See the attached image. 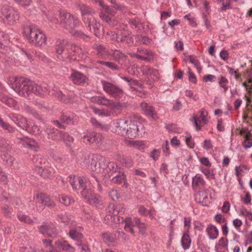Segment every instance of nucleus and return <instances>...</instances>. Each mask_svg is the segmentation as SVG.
Segmentation results:
<instances>
[{"instance_id":"obj_62","label":"nucleus","mask_w":252,"mask_h":252,"mask_svg":"<svg viewBox=\"0 0 252 252\" xmlns=\"http://www.w3.org/2000/svg\"><path fill=\"white\" fill-rule=\"evenodd\" d=\"M9 146V142L2 137L0 136V148H7Z\"/></svg>"},{"instance_id":"obj_11","label":"nucleus","mask_w":252,"mask_h":252,"mask_svg":"<svg viewBox=\"0 0 252 252\" xmlns=\"http://www.w3.org/2000/svg\"><path fill=\"white\" fill-rule=\"evenodd\" d=\"M8 117L18 126L26 131L27 130L30 122H28L25 117L16 114H10Z\"/></svg>"},{"instance_id":"obj_14","label":"nucleus","mask_w":252,"mask_h":252,"mask_svg":"<svg viewBox=\"0 0 252 252\" xmlns=\"http://www.w3.org/2000/svg\"><path fill=\"white\" fill-rule=\"evenodd\" d=\"M66 50L67 51V59L69 60L72 61H79L80 60L79 56H77V55L82 52L81 49L78 46L69 43L68 46H66Z\"/></svg>"},{"instance_id":"obj_23","label":"nucleus","mask_w":252,"mask_h":252,"mask_svg":"<svg viewBox=\"0 0 252 252\" xmlns=\"http://www.w3.org/2000/svg\"><path fill=\"white\" fill-rule=\"evenodd\" d=\"M19 15L18 12L14 8L11 9L10 14H8L3 22L8 25H13L19 20Z\"/></svg>"},{"instance_id":"obj_2","label":"nucleus","mask_w":252,"mask_h":252,"mask_svg":"<svg viewBox=\"0 0 252 252\" xmlns=\"http://www.w3.org/2000/svg\"><path fill=\"white\" fill-rule=\"evenodd\" d=\"M102 159L103 161L98 163L99 167H98L97 155L89 154V160L85 167L93 172L96 171L98 168L102 169V184L106 187H109L110 185V175L109 174L110 168L109 167L110 162L104 158H102Z\"/></svg>"},{"instance_id":"obj_15","label":"nucleus","mask_w":252,"mask_h":252,"mask_svg":"<svg viewBox=\"0 0 252 252\" xmlns=\"http://www.w3.org/2000/svg\"><path fill=\"white\" fill-rule=\"evenodd\" d=\"M102 137L100 133L92 132L85 135L82 138L83 142L86 143H99L102 140Z\"/></svg>"},{"instance_id":"obj_18","label":"nucleus","mask_w":252,"mask_h":252,"mask_svg":"<svg viewBox=\"0 0 252 252\" xmlns=\"http://www.w3.org/2000/svg\"><path fill=\"white\" fill-rule=\"evenodd\" d=\"M142 70L143 74L147 76L149 79L152 80L154 81L158 80L159 73L157 69L146 65L143 67Z\"/></svg>"},{"instance_id":"obj_43","label":"nucleus","mask_w":252,"mask_h":252,"mask_svg":"<svg viewBox=\"0 0 252 252\" xmlns=\"http://www.w3.org/2000/svg\"><path fill=\"white\" fill-rule=\"evenodd\" d=\"M198 195L200 197H202V199H201V203L203 206H207V204L210 202L209 201L208 197V193L207 191H199Z\"/></svg>"},{"instance_id":"obj_22","label":"nucleus","mask_w":252,"mask_h":252,"mask_svg":"<svg viewBox=\"0 0 252 252\" xmlns=\"http://www.w3.org/2000/svg\"><path fill=\"white\" fill-rule=\"evenodd\" d=\"M127 103L120 101H113L111 100V113L117 115L121 111L127 107Z\"/></svg>"},{"instance_id":"obj_46","label":"nucleus","mask_w":252,"mask_h":252,"mask_svg":"<svg viewBox=\"0 0 252 252\" xmlns=\"http://www.w3.org/2000/svg\"><path fill=\"white\" fill-rule=\"evenodd\" d=\"M33 162L35 163L36 167H37V169H38V168L40 166H44L45 165H47V164H49L48 162H45V160L43 159L42 158L40 157H37L36 158H34L33 159Z\"/></svg>"},{"instance_id":"obj_19","label":"nucleus","mask_w":252,"mask_h":252,"mask_svg":"<svg viewBox=\"0 0 252 252\" xmlns=\"http://www.w3.org/2000/svg\"><path fill=\"white\" fill-rule=\"evenodd\" d=\"M37 172L44 178H52L55 173V170L53 167L49 166V164L44 166H40L37 169Z\"/></svg>"},{"instance_id":"obj_26","label":"nucleus","mask_w":252,"mask_h":252,"mask_svg":"<svg viewBox=\"0 0 252 252\" xmlns=\"http://www.w3.org/2000/svg\"><path fill=\"white\" fill-rule=\"evenodd\" d=\"M141 107L146 115L153 118H155V110L152 106L147 102H143L141 103Z\"/></svg>"},{"instance_id":"obj_20","label":"nucleus","mask_w":252,"mask_h":252,"mask_svg":"<svg viewBox=\"0 0 252 252\" xmlns=\"http://www.w3.org/2000/svg\"><path fill=\"white\" fill-rule=\"evenodd\" d=\"M120 168H118L117 165H116V168L114 166L111 168V172H112L111 173V176L114 175L112 181L113 183L118 184H121L126 178V176L124 175L123 172H121L120 171L117 172V170H120Z\"/></svg>"},{"instance_id":"obj_53","label":"nucleus","mask_w":252,"mask_h":252,"mask_svg":"<svg viewBox=\"0 0 252 252\" xmlns=\"http://www.w3.org/2000/svg\"><path fill=\"white\" fill-rule=\"evenodd\" d=\"M90 182L93 184L94 187L97 188L100 191H102V186L100 185L97 178L95 176H92V178L90 180Z\"/></svg>"},{"instance_id":"obj_63","label":"nucleus","mask_w":252,"mask_h":252,"mask_svg":"<svg viewBox=\"0 0 252 252\" xmlns=\"http://www.w3.org/2000/svg\"><path fill=\"white\" fill-rule=\"evenodd\" d=\"M56 96L58 97L60 100L62 101L63 102L65 103H68V100L67 99H63V97H65L66 95L62 93V92L60 91H58L57 92Z\"/></svg>"},{"instance_id":"obj_34","label":"nucleus","mask_w":252,"mask_h":252,"mask_svg":"<svg viewBox=\"0 0 252 252\" xmlns=\"http://www.w3.org/2000/svg\"><path fill=\"white\" fill-rule=\"evenodd\" d=\"M205 185V182L200 174H197L192 178V186L193 188L194 189L195 187L199 186L203 187Z\"/></svg>"},{"instance_id":"obj_30","label":"nucleus","mask_w":252,"mask_h":252,"mask_svg":"<svg viewBox=\"0 0 252 252\" xmlns=\"http://www.w3.org/2000/svg\"><path fill=\"white\" fill-rule=\"evenodd\" d=\"M69 236L73 240L77 241V243L83 242L84 237L82 234L76 230L75 229H71L69 231Z\"/></svg>"},{"instance_id":"obj_31","label":"nucleus","mask_w":252,"mask_h":252,"mask_svg":"<svg viewBox=\"0 0 252 252\" xmlns=\"http://www.w3.org/2000/svg\"><path fill=\"white\" fill-rule=\"evenodd\" d=\"M36 197L39 200V202L42 204V207H39L37 208V211L41 212L44 209L43 206L45 207L46 206L47 199H49L50 197L45 193H39L36 194Z\"/></svg>"},{"instance_id":"obj_1","label":"nucleus","mask_w":252,"mask_h":252,"mask_svg":"<svg viewBox=\"0 0 252 252\" xmlns=\"http://www.w3.org/2000/svg\"><path fill=\"white\" fill-rule=\"evenodd\" d=\"M8 84L19 95L25 97L29 96L31 93L37 95L43 94L48 90L47 84L38 85L29 79L22 77L10 78Z\"/></svg>"},{"instance_id":"obj_58","label":"nucleus","mask_w":252,"mask_h":252,"mask_svg":"<svg viewBox=\"0 0 252 252\" xmlns=\"http://www.w3.org/2000/svg\"><path fill=\"white\" fill-rule=\"evenodd\" d=\"M73 120L70 117L64 115H62L60 116V121L63 123V124L68 125Z\"/></svg>"},{"instance_id":"obj_60","label":"nucleus","mask_w":252,"mask_h":252,"mask_svg":"<svg viewBox=\"0 0 252 252\" xmlns=\"http://www.w3.org/2000/svg\"><path fill=\"white\" fill-rule=\"evenodd\" d=\"M215 220L219 224L226 222V220L220 214H218L215 216Z\"/></svg>"},{"instance_id":"obj_38","label":"nucleus","mask_w":252,"mask_h":252,"mask_svg":"<svg viewBox=\"0 0 252 252\" xmlns=\"http://www.w3.org/2000/svg\"><path fill=\"white\" fill-rule=\"evenodd\" d=\"M60 140H63L65 143L66 146L70 147L69 144L73 143L74 138L72 136H70L67 132L62 131Z\"/></svg>"},{"instance_id":"obj_51","label":"nucleus","mask_w":252,"mask_h":252,"mask_svg":"<svg viewBox=\"0 0 252 252\" xmlns=\"http://www.w3.org/2000/svg\"><path fill=\"white\" fill-rule=\"evenodd\" d=\"M111 16L114 15L116 14V12L113 11V8H115L116 10H123L124 7L122 5L118 4L115 1L111 0Z\"/></svg>"},{"instance_id":"obj_5","label":"nucleus","mask_w":252,"mask_h":252,"mask_svg":"<svg viewBox=\"0 0 252 252\" xmlns=\"http://www.w3.org/2000/svg\"><path fill=\"white\" fill-rule=\"evenodd\" d=\"M111 25L114 26L113 31H111V40H114L117 42L126 41L127 43L131 42V37H129V34L125 30L126 26L124 24L120 25L118 27H115L118 22L117 21H112Z\"/></svg>"},{"instance_id":"obj_42","label":"nucleus","mask_w":252,"mask_h":252,"mask_svg":"<svg viewBox=\"0 0 252 252\" xmlns=\"http://www.w3.org/2000/svg\"><path fill=\"white\" fill-rule=\"evenodd\" d=\"M0 126L5 130H6L8 132H13L15 130V128L11 126L8 123H5L0 117Z\"/></svg>"},{"instance_id":"obj_41","label":"nucleus","mask_w":252,"mask_h":252,"mask_svg":"<svg viewBox=\"0 0 252 252\" xmlns=\"http://www.w3.org/2000/svg\"><path fill=\"white\" fill-rule=\"evenodd\" d=\"M59 201L65 205V206H69L72 203L74 202V200L70 198L68 196L64 195H60L59 196Z\"/></svg>"},{"instance_id":"obj_17","label":"nucleus","mask_w":252,"mask_h":252,"mask_svg":"<svg viewBox=\"0 0 252 252\" xmlns=\"http://www.w3.org/2000/svg\"><path fill=\"white\" fill-rule=\"evenodd\" d=\"M45 133L49 140L58 141L61 140L62 131L59 130L55 127H47L45 129Z\"/></svg>"},{"instance_id":"obj_24","label":"nucleus","mask_w":252,"mask_h":252,"mask_svg":"<svg viewBox=\"0 0 252 252\" xmlns=\"http://www.w3.org/2000/svg\"><path fill=\"white\" fill-rule=\"evenodd\" d=\"M113 214L114 215V218L112 219V217L111 216V221H114L116 223H121L125 222V220L122 217H121L118 215L119 213H123L122 210H120V206H113Z\"/></svg>"},{"instance_id":"obj_37","label":"nucleus","mask_w":252,"mask_h":252,"mask_svg":"<svg viewBox=\"0 0 252 252\" xmlns=\"http://www.w3.org/2000/svg\"><path fill=\"white\" fill-rule=\"evenodd\" d=\"M94 102L98 104L109 107L110 104V101L109 99H107L104 96H96L93 98Z\"/></svg>"},{"instance_id":"obj_28","label":"nucleus","mask_w":252,"mask_h":252,"mask_svg":"<svg viewBox=\"0 0 252 252\" xmlns=\"http://www.w3.org/2000/svg\"><path fill=\"white\" fill-rule=\"evenodd\" d=\"M89 160V155L85 152H81L77 154L76 161L82 166L86 167Z\"/></svg>"},{"instance_id":"obj_50","label":"nucleus","mask_w":252,"mask_h":252,"mask_svg":"<svg viewBox=\"0 0 252 252\" xmlns=\"http://www.w3.org/2000/svg\"><path fill=\"white\" fill-rule=\"evenodd\" d=\"M123 166L126 167H130L133 164V161L130 158H123L121 159L120 162Z\"/></svg>"},{"instance_id":"obj_55","label":"nucleus","mask_w":252,"mask_h":252,"mask_svg":"<svg viewBox=\"0 0 252 252\" xmlns=\"http://www.w3.org/2000/svg\"><path fill=\"white\" fill-rule=\"evenodd\" d=\"M76 245L80 247L82 252H90L91 250L87 245L85 244L84 241L80 243H77Z\"/></svg>"},{"instance_id":"obj_16","label":"nucleus","mask_w":252,"mask_h":252,"mask_svg":"<svg viewBox=\"0 0 252 252\" xmlns=\"http://www.w3.org/2000/svg\"><path fill=\"white\" fill-rule=\"evenodd\" d=\"M102 137L100 133L92 132L85 135L82 138L83 142L86 143H99L102 140Z\"/></svg>"},{"instance_id":"obj_39","label":"nucleus","mask_w":252,"mask_h":252,"mask_svg":"<svg viewBox=\"0 0 252 252\" xmlns=\"http://www.w3.org/2000/svg\"><path fill=\"white\" fill-rule=\"evenodd\" d=\"M1 158L5 162V164L8 166H12L13 165L14 158L6 152H4L1 155Z\"/></svg>"},{"instance_id":"obj_7","label":"nucleus","mask_w":252,"mask_h":252,"mask_svg":"<svg viewBox=\"0 0 252 252\" xmlns=\"http://www.w3.org/2000/svg\"><path fill=\"white\" fill-rule=\"evenodd\" d=\"M79 8L82 16V21L84 23L88 22L89 21L94 18L95 11L91 7L81 3L79 4Z\"/></svg>"},{"instance_id":"obj_47","label":"nucleus","mask_w":252,"mask_h":252,"mask_svg":"<svg viewBox=\"0 0 252 252\" xmlns=\"http://www.w3.org/2000/svg\"><path fill=\"white\" fill-rule=\"evenodd\" d=\"M17 216L18 219L21 221L28 224H31L33 222V220L28 216L22 214H18Z\"/></svg>"},{"instance_id":"obj_49","label":"nucleus","mask_w":252,"mask_h":252,"mask_svg":"<svg viewBox=\"0 0 252 252\" xmlns=\"http://www.w3.org/2000/svg\"><path fill=\"white\" fill-rule=\"evenodd\" d=\"M122 53L119 50H115L114 51L113 54H111V60L115 61L116 62L120 63Z\"/></svg>"},{"instance_id":"obj_44","label":"nucleus","mask_w":252,"mask_h":252,"mask_svg":"<svg viewBox=\"0 0 252 252\" xmlns=\"http://www.w3.org/2000/svg\"><path fill=\"white\" fill-rule=\"evenodd\" d=\"M99 195L93 192L92 196L89 197L87 201L89 202L90 204L96 205L99 202Z\"/></svg>"},{"instance_id":"obj_21","label":"nucleus","mask_w":252,"mask_h":252,"mask_svg":"<svg viewBox=\"0 0 252 252\" xmlns=\"http://www.w3.org/2000/svg\"><path fill=\"white\" fill-rule=\"evenodd\" d=\"M20 140V143L26 148H28L32 150H35L37 143L33 139L29 138L27 137H23L18 138Z\"/></svg>"},{"instance_id":"obj_25","label":"nucleus","mask_w":252,"mask_h":252,"mask_svg":"<svg viewBox=\"0 0 252 252\" xmlns=\"http://www.w3.org/2000/svg\"><path fill=\"white\" fill-rule=\"evenodd\" d=\"M124 94V93L122 88L111 83V97L120 99Z\"/></svg>"},{"instance_id":"obj_57","label":"nucleus","mask_w":252,"mask_h":252,"mask_svg":"<svg viewBox=\"0 0 252 252\" xmlns=\"http://www.w3.org/2000/svg\"><path fill=\"white\" fill-rule=\"evenodd\" d=\"M59 220L63 222H67L69 220L70 218L68 215L65 212L62 213L58 215Z\"/></svg>"},{"instance_id":"obj_4","label":"nucleus","mask_w":252,"mask_h":252,"mask_svg":"<svg viewBox=\"0 0 252 252\" xmlns=\"http://www.w3.org/2000/svg\"><path fill=\"white\" fill-rule=\"evenodd\" d=\"M59 19L50 18L49 19L54 23H59L62 27L68 31H71L79 25L78 19L66 11H59Z\"/></svg>"},{"instance_id":"obj_61","label":"nucleus","mask_w":252,"mask_h":252,"mask_svg":"<svg viewBox=\"0 0 252 252\" xmlns=\"http://www.w3.org/2000/svg\"><path fill=\"white\" fill-rule=\"evenodd\" d=\"M91 123L92 124V125L94 126H95L96 127H100L102 129H106L107 130V128L104 126H102L101 124L99 123L96 120V119L94 118H92L91 119Z\"/></svg>"},{"instance_id":"obj_32","label":"nucleus","mask_w":252,"mask_h":252,"mask_svg":"<svg viewBox=\"0 0 252 252\" xmlns=\"http://www.w3.org/2000/svg\"><path fill=\"white\" fill-rule=\"evenodd\" d=\"M125 230L126 232H129L131 234L134 235L135 231L133 228L134 226H135L134 223V220H132L130 218H126L125 220Z\"/></svg>"},{"instance_id":"obj_29","label":"nucleus","mask_w":252,"mask_h":252,"mask_svg":"<svg viewBox=\"0 0 252 252\" xmlns=\"http://www.w3.org/2000/svg\"><path fill=\"white\" fill-rule=\"evenodd\" d=\"M26 131L35 135H39L42 131L41 127L36 125L34 123H30Z\"/></svg>"},{"instance_id":"obj_33","label":"nucleus","mask_w":252,"mask_h":252,"mask_svg":"<svg viewBox=\"0 0 252 252\" xmlns=\"http://www.w3.org/2000/svg\"><path fill=\"white\" fill-rule=\"evenodd\" d=\"M191 244V239L188 232L184 233L181 239V245L185 250L189 249Z\"/></svg>"},{"instance_id":"obj_35","label":"nucleus","mask_w":252,"mask_h":252,"mask_svg":"<svg viewBox=\"0 0 252 252\" xmlns=\"http://www.w3.org/2000/svg\"><path fill=\"white\" fill-rule=\"evenodd\" d=\"M57 247L59 250H62L63 251H68L71 250L72 252L75 251V249L71 246L70 244L68 243L67 242L63 241H59L56 243Z\"/></svg>"},{"instance_id":"obj_59","label":"nucleus","mask_w":252,"mask_h":252,"mask_svg":"<svg viewBox=\"0 0 252 252\" xmlns=\"http://www.w3.org/2000/svg\"><path fill=\"white\" fill-rule=\"evenodd\" d=\"M162 149L163 152L166 156L169 155V145L167 140H166L162 145Z\"/></svg>"},{"instance_id":"obj_64","label":"nucleus","mask_w":252,"mask_h":252,"mask_svg":"<svg viewBox=\"0 0 252 252\" xmlns=\"http://www.w3.org/2000/svg\"><path fill=\"white\" fill-rule=\"evenodd\" d=\"M131 143L133 147L139 150H143L144 148V145L142 141H131Z\"/></svg>"},{"instance_id":"obj_52","label":"nucleus","mask_w":252,"mask_h":252,"mask_svg":"<svg viewBox=\"0 0 252 252\" xmlns=\"http://www.w3.org/2000/svg\"><path fill=\"white\" fill-rule=\"evenodd\" d=\"M70 33H72V34L76 37L77 38H83L84 39H85L86 38H88V36L85 34L84 33L81 32V31H74L73 29L71 31H69Z\"/></svg>"},{"instance_id":"obj_13","label":"nucleus","mask_w":252,"mask_h":252,"mask_svg":"<svg viewBox=\"0 0 252 252\" xmlns=\"http://www.w3.org/2000/svg\"><path fill=\"white\" fill-rule=\"evenodd\" d=\"M139 126L137 121H130L128 127L126 128L125 136L130 139L136 138L139 135Z\"/></svg>"},{"instance_id":"obj_9","label":"nucleus","mask_w":252,"mask_h":252,"mask_svg":"<svg viewBox=\"0 0 252 252\" xmlns=\"http://www.w3.org/2000/svg\"><path fill=\"white\" fill-rule=\"evenodd\" d=\"M71 71L69 78L74 84L83 85L87 83L88 78L85 74L75 69H72Z\"/></svg>"},{"instance_id":"obj_45","label":"nucleus","mask_w":252,"mask_h":252,"mask_svg":"<svg viewBox=\"0 0 252 252\" xmlns=\"http://www.w3.org/2000/svg\"><path fill=\"white\" fill-rule=\"evenodd\" d=\"M135 39L141 41L143 44L145 45H149L152 42V39L147 36H142L140 34L135 35Z\"/></svg>"},{"instance_id":"obj_54","label":"nucleus","mask_w":252,"mask_h":252,"mask_svg":"<svg viewBox=\"0 0 252 252\" xmlns=\"http://www.w3.org/2000/svg\"><path fill=\"white\" fill-rule=\"evenodd\" d=\"M93 191L89 189H86V188H83V190L81 192V194L83 198L86 200L92 196Z\"/></svg>"},{"instance_id":"obj_27","label":"nucleus","mask_w":252,"mask_h":252,"mask_svg":"<svg viewBox=\"0 0 252 252\" xmlns=\"http://www.w3.org/2000/svg\"><path fill=\"white\" fill-rule=\"evenodd\" d=\"M206 232L209 237V238L212 240L217 239L219 235V230L216 226L209 224L206 229Z\"/></svg>"},{"instance_id":"obj_12","label":"nucleus","mask_w":252,"mask_h":252,"mask_svg":"<svg viewBox=\"0 0 252 252\" xmlns=\"http://www.w3.org/2000/svg\"><path fill=\"white\" fill-rule=\"evenodd\" d=\"M40 233L45 236L55 238L57 236V231L55 226L52 224H44L38 227Z\"/></svg>"},{"instance_id":"obj_8","label":"nucleus","mask_w":252,"mask_h":252,"mask_svg":"<svg viewBox=\"0 0 252 252\" xmlns=\"http://www.w3.org/2000/svg\"><path fill=\"white\" fill-rule=\"evenodd\" d=\"M91 32L94 33V35L100 38L102 36L104 33L103 29L102 27L100 26V24L97 22L95 19L94 17L90 21L84 23Z\"/></svg>"},{"instance_id":"obj_6","label":"nucleus","mask_w":252,"mask_h":252,"mask_svg":"<svg viewBox=\"0 0 252 252\" xmlns=\"http://www.w3.org/2000/svg\"><path fill=\"white\" fill-rule=\"evenodd\" d=\"M68 42L66 39H58L56 42V51L59 54L58 58L60 60L65 61L67 59V51L66 46H68Z\"/></svg>"},{"instance_id":"obj_3","label":"nucleus","mask_w":252,"mask_h":252,"mask_svg":"<svg viewBox=\"0 0 252 252\" xmlns=\"http://www.w3.org/2000/svg\"><path fill=\"white\" fill-rule=\"evenodd\" d=\"M23 33L29 42L33 45L39 46L45 42L44 34L33 24L24 25Z\"/></svg>"},{"instance_id":"obj_10","label":"nucleus","mask_w":252,"mask_h":252,"mask_svg":"<svg viewBox=\"0 0 252 252\" xmlns=\"http://www.w3.org/2000/svg\"><path fill=\"white\" fill-rule=\"evenodd\" d=\"M128 127L127 121L122 119L114 122L112 126L111 131L118 135L125 136L126 128Z\"/></svg>"},{"instance_id":"obj_40","label":"nucleus","mask_w":252,"mask_h":252,"mask_svg":"<svg viewBox=\"0 0 252 252\" xmlns=\"http://www.w3.org/2000/svg\"><path fill=\"white\" fill-rule=\"evenodd\" d=\"M134 223L135 226H137L139 228V233L142 235H144L145 233L146 224L141 222L138 218L134 219Z\"/></svg>"},{"instance_id":"obj_36","label":"nucleus","mask_w":252,"mask_h":252,"mask_svg":"<svg viewBox=\"0 0 252 252\" xmlns=\"http://www.w3.org/2000/svg\"><path fill=\"white\" fill-rule=\"evenodd\" d=\"M13 8L8 5H5L0 7V17L4 20L8 16V14H10L11 9Z\"/></svg>"},{"instance_id":"obj_56","label":"nucleus","mask_w":252,"mask_h":252,"mask_svg":"<svg viewBox=\"0 0 252 252\" xmlns=\"http://www.w3.org/2000/svg\"><path fill=\"white\" fill-rule=\"evenodd\" d=\"M218 2H221L222 6L221 7L222 10L224 11L230 8V0H217Z\"/></svg>"},{"instance_id":"obj_48","label":"nucleus","mask_w":252,"mask_h":252,"mask_svg":"<svg viewBox=\"0 0 252 252\" xmlns=\"http://www.w3.org/2000/svg\"><path fill=\"white\" fill-rule=\"evenodd\" d=\"M244 147L246 148H249L252 146V139L250 138L249 133H246L244 136Z\"/></svg>"}]
</instances>
